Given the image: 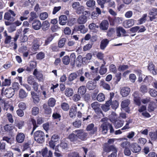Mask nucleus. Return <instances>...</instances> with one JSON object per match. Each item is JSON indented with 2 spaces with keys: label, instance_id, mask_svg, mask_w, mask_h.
Wrapping results in <instances>:
<instances>
[{
  "label": "nucleus",
  "instance_id": "obj_1",
  "mask_svg": "<svg viewBox=\"0 0 157 157\" xmlns=\"http://www.w3.org/2000/svg\"><path fill=\"white\" fill-rule=\"evenodd\" d=\"M101 121L104 122L101 124V127L102 129V132L103 134H106L108 132V128L110 129V133H113L114 130L111 124L106 121V119L104 118L101 119Z\"/></svg>",
  "mask_w": 157,
  "mask_h": 157
},
{
  "label": "nucleus",
  "instance_id": "obj_2",
  "mask_svg": "<svg viewBox=\"0 0 157 157\" xmlns=\"http://www.w3.org/2000/svg\"><path fill=\"white\" fill-rule=\"evenodd\" d=\"M33 137L35 141L39 144H42L45 141V134L42 131L38 130L35 132Z\"/></svg>",
  "mask_w": 157,
  "mask_h": 157
},
{
  "label": "nucleus",
  "instance_id": "obj_3",
  "mask_svg": "<svg viewBox=\"0 0 157 157\" xmlns=\"http://www.w3.org/2000/svg\"><path fill=\"white\" fill-rule=\"evenodd\" d=\"M90 15V13L88 11H85L80 16L77 20L78 23L79 24H84L87 21V18Z\"/></svg>",
  "mask_w": 157,
  "mask_h": 157
},
{
  "label": "nucleus",
  "instance_id": "obj_4",
  "mask_svg": "<svg viewBox=\"0 0 157 157\" xmlns=\"http://www.w3.org/2000/svg\"><path fill=\"white\" fill-rule=\"evenodd\" d=\"M14 93V90L12 87L7 88L5 90V88L3 87L1 90V95L3 96L4 94L6 97L8 98L12 97Z\"/></svg>",
  "mask_w": 157,
  "mask_h": 157
},
{
  "label": "nucleus",
  "instance_id": "obj_5",
  "mask_svg": "<svg viewBox=\"0 0 157 157\" xmlns=\"http://www.w3.org/2000/svg\"><path fill=\"white\" fill-rule=\"evenodd\" d=\"M15 16L16 14L14 12L11 10H10L8 12L5 13L4 17L6 20L13 21L15 19L14 17Z\"/></svg>",
  "mask_w": 157,
  "mask_h": 157
},
{
  "label": "nucleus",
  "instance_id": "obj_6",
  "mask_svg": "<svg viewBox=\"0 0 157 157\" xmlns=\"http://www.w3.org/2000/svg\"><path fill=\"white\" fill-rule=\"evenodd\" d=\"M91 106L98 116H101V115L103 114L102 110L100 108V105L98 102H93L91 104Z\"/></svg>",
  "mask_w": 157,
  "mask_h": 157
},
{
  "label": "nucleus",
  "instance_id": "obj_7",
  "mask_svg": "<svg viewBox=\"0 0 157 157\" xmlns=\"http://www.w3.org/2000/svg\"><path fill=\"white\" fill-rule=\"evenodd\" d=\"M74 132L77 133L78 139H79L82 140L84 141L86 140L87 133L84 132L83 129H78L74 131Z\"/></svg>",
  "mask_w": 157,
  "mask_h": 157
},
{
  "label": "nucleus",
  "instance_id": "obj_8",
  "mask_svg": "<svg viewBox=\"0 0 157 157\" xmlns=\"http://www.w3.org/2000/svg\"><path fill=\"white\" fill-rule=\"evenodd\" d=\"M133 97L134 102L135 105L140 106L141 105V98L140 96L139 93L137 91H135L132 94Z\"/></svg>",
  "mask_w": 157,
  "mask_h": 157
},
{
  "label": "nucleus",
  "instance_id": "obj_9",
  "mask_svg": "<svg viewBox=\"0 0 157 157\" xmlns=\"http://www.w3.org/2000/svg\"><path fill=\"white\" fill-rule=\"evenodd\" d=\"M103 151L104 152L109 153L111 151H115L117 149L114 145H109L107 143H105L102 147Z\"/></svg>",
  "mask_w": 157,
  "mask_h": 157
},
{
  "label": "nucleus",
  "instance_id": "obj_10",
  "mask_svg": "<svg viewBox=\"0 0 157 157\" xmlns=\"http://www.w3.org/2000/svg\"><path fill=\"white\" fill-rule=\"evenodd\" d=\"M130 103L129 100L127 99L123 101L121 104V106L122 109H123L125 111L129 113L130 111L128 105Z\"/></svg>",
  "mask_w": 157,
  "mask_h": 157
},
{
  "label": "nucleus",
  "instance_id": "obj_11",
  "mask_svg": "<svg viewBox=\"0 0 157 157\" xmlns=\"http://www.w3.org/2000/svg\"><path fill=\"white\" fill-rule=\"evenodd\" d=\"M67 138L71 142L74 144L77 143L78 141L77 133L74 132V131L68 135Z\"/></svg>",
  "mask_w": 157,
  "mask_h": 157
},
{
  "label": "nucleus",
  "instance_id": "obj_12",
  "mask_svg": "<svg viewBox=\"0 0 157 157\" xmlns=\"http://www.w3.org/2000/svg\"><path fill=\"white\" fill-rule=\"evenodd\" d=\"M147 69L153 75L157 74V70L155 69V66L152 61H148Z\"/></svg>",
  "mask_w": 157,
  "mask_h": 157
},
{
  "label": "nucleus",
  "instance_id": "obj_13",
  "mask_svg": "<svg viewBox=\"0 0 157 157\" xmlns=\"http://www.w3.org/2000/svg\"><path fill=\"white\" fill-rule=\"evenodd\" d=\"M25 138V134L21 132H18L16 136V141L19 143H22Z\"/></svg>",
  "mask_w": 157,
  "mask_h": 157
},
{
  "label": "nucleus",
  "instance_id": "obj_14",
  "mask_svg": "<svg viewBox=\"0 0 157 157\" xmlns=\"http://www.w3.org/2000/svg\"><path fill=\"white\" fill-rule=\"evenodd\" d=\"M87 29L85 28L84 25H81L78 26H75L72 32V33H74L75 32H76L80 31V32L82 33H85L87 31Z\"/></svg>",
  "mask_w": 157,
  "mask_h": 157
},
{
  "label": "nucleus",
  "instance_id": "obj_15",
  "mask_svg": "<svg viewBox=\"0 0 157 157\" xmlns=\"http://www.w3.org/2000/svg\"><path fill=\"white\" fill-rule=\"evenodd\" d=\"M33 74L36 77L38 81L39 82H43L44 80V76L43 74L40 72L38 71L37 69H35Z\"/></svg>",
  "mask_w": 157,
  "mask_h": 157
},
{
  "label": "nucleus",
  "instance_id": "obj_16",
  "mask_svg": "<svg viewBox=\"0 0 157 157\" xmlns=\"http://www.w3.org/2000/svg\"><path fill=\"white\" fill-rule=\"evenodd\" d=\"M31 38L33 40V42L34 43L32 46V49L34 51H37L39 49V47L40 45L38 44V40L37 39H36L34 36L32 35H30L29 36V39Z\"/></svg>",
  "mask_w": 157,
  "mask_h": 157
},
{
  "label": "nucleus",
  "instance_id": "obj_17",
  "mask_svg": "<svg viewBox=\"0 0 157 157\" xmlns=\"http://www.w3.org/2000/svg\"><path fill=\"white\" fill-rule=\"evenodd\" d=\"M109 23L106 20H103L99 25V27L101 30H107L109 27Z\"/></svg>",
  "mask_w": 157,
  "mask_h": 157
},
{
  "label": "nucleus",
  "instance_id": "obj_18",
  "mask_svg": "<svg viewBox=\"0 0 157 157\" xmlns=\"http://www.w3.org/2000/svg\"><path fill=\"white\" fill-rule=\"evenodd\" d=\"M77 108L76 105L71 106L69 112V115L71 118L75 117L77 113Z\"/></svg>",
  "mask_w": 157,
  "mask_h": 157
},
{
  "label": "nucleus",
  "instance_id": "obj_19",
  "mask_svg": "<svg viewBox=\"0 0 157 157\" xmlns=\"http://www.w3.org/2000/svg\"><path fill=\"white\" fill-rule=\"evenodd\" d=\"M31 23L33 28L36 30L39 29L42 26L41 22L37 20H34Z\"/></svg>",
  "mask_w": 157,
  "mask_h": 157
},
{
  "label": "nucleus",
  "instance_id": "obj_20",
  "mask_svg": "<svg viewBox=\"0 0 157 157\" xmlns=\"http://www.w3.org/2000/svg\"><path fill=\"white\" fill-rule=\"evenodd\" d=\"M150 15L149 18L151 21H153L156 18V16L157 15V8H152L149 13Z\"/></svg>",
  "mask_w": 157,
  "mask_h": 157
},
{
  "label": "nucleus",
  "instance_id": "obj_21",
  "mask_svg": "<svg viewBox=\"0 0 157 157\" xmlns=\"http://www.w3.org/2000/svg\"><path fill=\"white\" fill-rule=\"evenodd\" d=\"M130 91V89L127 87H124L121 90V94L123 97L127 96L129 94Z\"/></svg>",
  "mask_w": 157,
  "mask_h": 157
},
{
  "label": "nucleus",
  "instance_id": "obj_22",
  "mask_svg": "<svg viewBox=\"0 0 157 157\" xmlns=\"http://www.w3.org/2000/svg\"><path fill=\"white\" fill-rule=\"evenodd\" d=\"M59 23L62 25H64L67 22L68 19L67 17L65 15H61L59 17Z\"/></svg>",
  "mask_w": 157,
  "mask_h": 157
},
{
  "label": "nucleus",
  "instance_id": "obj_23",
  "mask_svg": "<svg viewBox=\"0 0 157 157\" xmlns=\"http://www.w3.org/2000/svg\"><path fill=\"white\" fill-rule=\"evenodd\" d=\"M131 149L133 152L137 153L140 151L141 147L137 144L133 143L131 145Z\"/></svg>",
  "mask_w": 157,
  "mask_h": 157
},
{
  "label": "nucleus",
  "instance_id": "obj_24",
  "mask_svg": "<svg viewBox=\"0 0 157 157\" xmlns=\"http://www.w3.org/2000/svg\"><path fill=\"white\" fill-rule=\"evenodd\" d=\"M134 20L133 19H129L124 21L123 23L124 26L128 28L134 25Z\"/></svg>",
  "mask_w": 157,
  "mask_h": 157
},
{
  "label": "nucleus",
  "instance_id": "obj_25",
  "mask_svg": "<svg viewBox=\"0 0 157 157\" xmlns=\"http://www.w3.org/2000/svg\"><path fill=\"white\" fill-rule=\"evenodd\" d=\"M31 94L34 103L35 104L38 103L40 101L39 95L33 91H32Z\"/></svg>",
  "mask_w": 157,
  "mask_h": 157
},
{
  "label": "nucleus",
  "instance_id": "obj_26",
  "mask_svg": "<svg viewBox=\"0 0 157 157\" xmlns=\"http://www.w3.org/2000/svg\"><path fill=\"white\" fill-rule=\"evenodd\" d=\"M124 122L123 120H116L114 121V122L113 123L114 127L116 129L119 128L123 126Z\"/></svg>",
  "mask_w": 157,
  "mask_h": 157
},
{
  "label": "nucleus",
  "instance_id": "obj_27",
  "mask_svg": "<svg viewBox=\"0 0 157 157\" xmlns=\"http://www.w3.org/2000/svg\"><path fill=\"white\" fill-rule=\"evenodd\" d=\"M86 86L89 90H93L96 86V83L92 81H89L87 83Z\"/></svg>",
  "mask_w": 157,
  "mask_h": 157
},
{
  "label": "nucleus",
  "instance_id": "obj_28",
  "mask_svg": "<svg viewBox=\"0 0 157 157\" xmlns=\"http://www.w3.org/2000/svg\"><path fill=\"white\" fill-rule=\"evenodd\" d=\"M54 34H51L46 36L45 40L44 46H46L49 44L52 40L55 37Z\"/></svg>",
  "mask_w": 157,
  "mask_h": 157
},
{
  "label": "nucleus",
  "instance_id": "obj_29",
  "mask_svg": "<svg viewBox=\"0 0 157 157\" xmlns=\"http://www.w3.org/2000/svg\"><path fill=\"white\" fill-rule=\"evenodd\" d=\"M86 130L87 131H91V133L94 134L97 131L96 127H94V124L91 123L88 125L86 128Z\"/></svg>",
  "mask_w": 157,
  "mask_h": 157
},
{
  "label": "nucleus",
  "instance_id": "obj_30",
  "mask_svg": "<svg viewBox=\"0 0 157 157\" xmlns=\"http://www.w3.org/2000/svg\"><path fill=\"white\" fill-rule=\"evenodd\" d=\"M109 41L107 39H105L102 40L100 44V48L101 49L104 50L109 44Z\"/></svg>",
  "mask_w": 157,
  "mask_h": 157
},
{
  "label": "nucleus",
  "instance_id": "obj_31",
  "mask_svg": "<svg viewBox=\"0 0 157 157\" xmlns=\"http://www.w3.org/2000/svg\"><path fill=\"white\" fill-rule=\"evenodd\" d=\"M50 106L46 104L43 105V108L44 110V113L46 114H50L52 113V109Z\"/></svg>",
  "mask_w": 157,
  "mask_h": 157
},
{
  "label": "nucleus",
  "instance_id": "obj_32",
  "mask_svg": "<svg viewBox=\"0 0 157 157\" xmlns=\"http://www.w3.org/2000/svg\"><path fill=\"white\" fill-rule=\"evenodd\" d=\"M106 62L104 61V63L101 65L100 68L99 73L101 75H103L105 74L107 71V68L105 67Z\"/></svg>",
  "mask_w": 157,
  "mask_h": 157
},
{
  "label": "nucleus",
  "instance_id": "obj_33",
  "mask_svg": "<svg viewBox=\"0 0 157 157\" xmlns=\"http://www.w3.org/2000/svg\"><path fill=\"white\" fill-rule=\"evenodd\" d=\"M156 108L155 103L153 101L150 102L148 106V110L149 112L153 111Z\"/></svg>",
  "mask_w": 157,
  "mask_h": 157
},
{
  "label": "nucleus",
  "instance_id": "obj_34",
  "mask_svg": "<svg viewBox=\"0 0 157 157\" xmlns=\"http://www.w3.org/2000/svg\"><path fill=\"white\" fill-rule=\"evenodd\" d=\"M121 32L123 34H125L126 33L125 30L122 27L119 26L118 27H117L116 29V33L117 36L120 37L121 36Z\"/></svg>",
  "mask_w": 157,
  "mask_h": 157
},
{
  "label": "nucleus",
  "instance_id": "obj_35",
  "mask_svg": "<svg viewBox=\"0 0 157 157\" xmlns=\"http://www.w3.org/2000/svg\"><path fill=\"white\" fill-rule=\"evenodd\" d=\"M27 93L24 90L22 89H20L19 92V97L20 99H24L27 97Z\"/></svg>",
  "mask_w": 157,
  "mask_h": 157
},
{
  "label": "nucleus",
  "instance_id": "obj_36",
  "mask_svg": "<svg viewBox=\"0 0 157 157\" xmlns=\"http://www.w3.org/2000/svg\"><path fill=\"white\" fill-rule=\"evenodd\" d=\"M29 16L30 17L29 19V21L30 23H32V22L37 17V16L36 12L33 11L30 12Z\"/></svg>",
  "mask_w": 157,
  "mask_h": 157
},
{
  "label": "nucleus",
  "instance_id": "obj_37",
  "mask_svg": "<svg viewBox=\"0 0 157 157\" xmlns=\"http://www.w3.org/2000/svg\"><path fill=\"white\" fill-rule=\"evenodd\" d=\"M86 91V88L84 86H80L78 89V94L82 95L85 94Z\"/></svg>",
  "mask_w": 157,
  "mask_h": 157
},
{
  "label": "nucleus",
  "instance_id": "obj_38",
  "mask_svg": "<svg viewBox=\"0 0 157 157\" xmlns=\"http://www.w3.org/2000/svg\"><path fill=\"white\" fill-rule=\"evenodd\" d=\"M29 13V12L28 10H27L24 11L22 13L23 16L20 17V20L22 21L25 20H27L29 17L28 15Z\"/></svg>",
  "mask_w": 157,
  "mask_h": 157
},
{
  "label": "nucleus",
  "instance_id": "obj_39",
  "mask_svg": "<svg viewBox=\"0 0 157 157\" xmlns=\"http://www.w3.org/2000/svg\"><path fill=\"white\" fill-rule=\"evenodd\" d=\"M41 27L42 30L44 31H45L49 29L50 27V24L48 21H44L42 23Z\"/></svg>",
  "mask_w": 157,
  "mask_h": 157
},
{
  "label": "nucleus",
  "instance_id": "obj_40",
  "mask_svg": "<svg viewBox=\"0 0 157 157\" xmlns=\"http://www.w3.org/2000/svg\"><path fill=\"white\" fill-rule=\"evenodd\" d=\"M50 48L53 52H58L59 51L60 48L58 45H57L56 44H53L51 45Z\"/></svg>",
  "mask_w": 157,
  "mask_h": 157
},
{
  "label": "nucleus",
  "instance_id": "obj_41",
  "mask_svg": "<svg viewBox=\"0 0 157 157\" xmlns=\"http://www.w3.org/2000/svg\"><path fill=\"white\" fill-rule=\"evenodd\" d=\"M115 34V30L114 28H109L107 32V36L109 37H113Z\"/></svg>",
  "mask_w": 157,
  "mask_h": 157
},
{
  "label": "nucleus",
  "instance_id": "obj_42",
  "mask_svg": "<svg viewBox=\"0 0 157 157\" xmlns=\"http://www.w3.org/2000/svg\"><path fill=\"white\" fill-rule=\"evenodd\" d=\"M31 120L32 123V124L33 126L32 131L31 133V135H32L33 134L34 131L36 129L37 127H38L39 126V125H38L36 124V121L35 120V119L33 118H31Z\"/></svg>",
  "mask_w": 157,
  "mask_h": 157
},
{
  "label": "nucleus",
  "instance_id": "obj_43",
  "mask_svg": "<svg viewBox=\"0 0 157 157\" xmlns=\"http://www.w3.org/2000/svg\"><path fill=\"white\" fill-rule=\"evenodd\" d=\"M73 94V89L70 88H67L65 91V94L67 97L72 96Z\"/></svg>",
  "mask_w": 157,
  "mask_h": 157
},
{
  "label": "nucleus",
  "instance_id": "obj_44",
  "mask_svg": "<svg viewBox=\"0 0 157 157\" xmlns=\"http://www.w3.org/2000/svg\"><path fill=\"white\" fill-rule=\"evenodd\" d=\"M82 56L80 55L78 56L76 61V66L78 67L80 66L82 64Z\"/></svg>",
  "mask_w": 157,
  "mask_h": 157
},
{
  "label": "nucleus",
  "instance_id": "obj_45",
  "mask_svg": "<svg viewBox=\"0 0 157 157\" xmlns=\"http://www.w3.org/2000/svg\"><path fill=\"white\" fill-rule=\"evenodd\" d=\"M56 101L53 98H50L48 101V105L51 107H53L56 104Z\"/></svg>",
  "mask_w": 157,
  "mask_h": 157
},
{
  "label": "nucleus",
  "instance_id": "obj_46",
  "mask_svg": "<svg viewBox=\"0 0 157 157\" xmlns=\"http://www.w3.org/2000/svg\"><path fill=\"white\" fill-rule=\"evenodd\" d=\"M149 135L152 140L154 141L157 140V131L154 132H150Z\"/></svg>",
  "mask_w": 157,
  "mask_h": 157
},
{
  "label": "nucleus",
  "instance_id": "obj_47",
  "mask_svg": "<svg viewBox=\"0 0 157 157\" xmlns=\"http://www.w3.org/2000/svg\"><path fill=\"white\" fill-rule=\"evenodd\" d=\"M76 22V20L74 18H69L67 21V25L70 26L74 25Z\"/></svg>",
  "mask_w": 157,
  "mask_h": 157
},
{
  "label": "nucleus",
  "instance_id": "obj_48",
  "mask_svg": "<svg viewBox=\"0 0 157 157\" xmlns=\"http://www.w3.org/2000/svg\"><path fill=\"white\" fill-rule=\"evenodd\" d=\"M148 92L151 96L153 97H156L157 96V91L153 89H149Z\"/></svg>",
  "mask_w": 157,
  "mask_h": 157
},
{
  "label": "nucleus",
  "instance_id": "obj_49",
  "mask_svg": "<svg viewBox=\"0 0 157 157\" xmlns=\"http://www.w3.org/2000/svg\"><path fill=\"white\" fill-rule=\"evenodd\" d=\"M61 107L64 111H68L69 109V105L67 103L63 102L61 104Z\"/></svg>",
  "mask_w": 157,
  "mask_h": 157
},
{
  "label": "nucleus",
  "instance_id": "obj_50",
  "mask_svg": "<svg viewBox=\"0 0 157 157\" xmlns=\"http://www.w3.org/2000/svg\"><path fill=\"white\" fill-rule=\"evenodd\" d=\"M66 40V38H62L59 40L58 45L60 48H62L64 46Z\"/></svg>",
  "mask_w": 157,
  "mask_h": 157
},
{
  "label": "nucleus",
  "instance_id": "obj_51",
  "mask_svg": "<svg viewBox=\"0 0 157 157\" xmlns=\"http://www.w3.org/2000/svg\"><path fill=\"white\" fill-rule=\"evenodd\" d=\"M105 99V96L102 93H99L97 96V100L99 101L102 102Z\"/></svg>",
  "mask_w": 157,
  "mask_h": 157
},
{
  "label": "nucleus",
  "instance_id": "obj_52",
  "mask_svg": "<svg viewBox=\"0 0 157 157\" xmlns=\"http://www.w3.org/2000/svg\"><path fill=\"white\" fill-rule=\"evenodd\" d=\"M36 57L37 60H41L45 57V54L43 52H40L36 55Z\"/></svg>",
  "mask_w": 157,
  "mask_h": 157
},
{
  "label": "nucleus",
  "instance_id": "obj_53",
  "mask_svg": "<svg viewBox=\"0 0 157 157\" xmlns=\"http://www.w3.org/2000/svg\"><path fill=\"white\" fill-rule=\"evenodd\" d=\"M148 90L147 87L145 85H142L140 87V91L143 94L147 92Z\"/></svg>",
  "mask_w": 157,
  "mask_h": 157
},
{
  "label": "nucleus",
  "instance_id": "obj_54",
  "mask_svg": "<svg viewBox=\"0 0 157 157\" xmlns=\"http://www.w3.org/2000/svg\"><path fill=\"white\" fill-rule=\"evenodd\" d=\"M84 98L85 101L87 102H91L92 101L90 95L88 94L84 95Z\"/></svg>",
  "mask_w": 157,
  "mask_h": 157
},
{
  "label": "nucleus",
  "instance_id": "obj_55",
  "mask_svg": "<svg viewBox=\"0 0 157 157\" xmlns=\"http://www.w3.org/2000/svg\"><path fill=\"white\" fill-rule=\"evenodd\" d=\"M63 63L66 65H68L70 63V58L69 56H64L62 59Z\"/></svg>",
  "mask_w": 157,
  "mask_h": 157
},
{
  "label": "nucleus",
  "instance_id": "obj_56",
  "mask_svg": "<svg viewBox=\"0 0 157 157\" xmlns=\"http://www.w3.org/2000/svg\"><path fill=\"white\" fill-rule=\"evenodd\" d=\"M39 113V108L36 106L34 107L32 109V114L34 116H36Z\"/></svg>",
  "mask_w": 157,
  "mask_h": 157
},
{
  "label": "nucleus",
  "instance_id": "obj_57",
  "mask_svg": "<svg viewBox=\"0 0 157 157\" xmlns=\"http://www.w3.org/2000/svg\"><path fill=\"white\" fill-rule=\"evenodd\" d=\"M52 117L53 119H59V120H60V118L61 117V116L60 114L58 113V111H56V112L55 111L53 113Z\"/></svg>",
  "mask_w": 157,
  "mask_h": 157
},
{
  "label": "nucleus",
  "instance_id": "obj_58",
  "mask_svg": "<svg viewBox=\"0 0 157 157\" xmlns=\"http://www.w3.org/2000/svg\"><path fill=\"white\" fill-rule=\"evenodd\" d=\"M48 17V13L46 12H44L40 13L39 17L40 19L44 20L46 19Z\"/></svg>",
  "mask_w": 157,
  "mask_h": 157
},
{
  "label": "nucleus",
  "instance_id": "obj_59",
  "mask_svg": "<svg viewBox=\"0 0 157 157\" xmlns=\"http://www.w3.org/2000/svg\"><path fill=\"white\" fill-rule=\"evenodd\" d=\"M27 81L28 83L31 85L36 82L35 81L33 76L32 75H30L28 77Z\"/></svg>",
  "mask_w": 157,
  "mask_h": 157
},
{
  "label": "nucleus",
  "instance_id": "obj_60",
  "mask_svg": "<svg viewBox=\"0 0 157 157\" xmlns=\"http://www.w3.org/2000/svg\"><path fill=\"white\" fill-rule=\"evenodd\" d=\"M36 124L38 125H40L44 122V118L42 117L38 116L36 118Z\"/></svg>",
  "mask_w": 157,
  "mask_h": 157
},
{
  "label": "nucleus",
  "instance_id": "obj_61",
  "mask_svg": "<svg viewBox=\"0 0 157 157\" xmlns=\"http://www.w3.org/2000/svg\"><path fill=\"white\" fill-rule=\"evenodd\" d=\"M95 2L94 0H89L86 2V5L88 7H92L95 5Z\"/></svg>",
  "mask_w": 157,
  "mask_h": 157
},
{
  "label": "nucleus",
  "instance_id": "obj_62",
  "mask_svg": "<svg viewBox=\"0 0 157 157\" xmlns=\"http://www.w3.org/2000/svg\"><path fill=\"white\" fill-rule=\"evenodd\" d=\"M97 58L100 60H102L104 63V61H105L104 59V54L101 52H98L96 54Z\"/></svg>",
  "mask_w": 157,
  "mask_h": 157
},
{
  "label": "nucleus",
  "instance_id": "obj_63",
  "mask_svg": "<svg viewBox=\"0 0 157 157\" xmlns=\"http://www.w3.org/2000/svg\"><path fill=\"white\" fill-rule=\"evenodd\" d=\"M59 139V136L58 135L54 134L51 137V140H52L53 142L57 144L58 143Z\"/></svg>",
  "mask_w": 157,
  "mask_h": 157
},
{
  "label": "nucleus",
  "instance_id": "obj_64",
  "mask_svg": "<svg viewBox=\"0 0 157 157\" xmlns=\"http://www.w3.org/2000/svg\"><path fill=\"white\" fill-rule=\"evenodd\" d=\"M81 122L79 120H76L73 123V125L76 128H79L81 126Z\"/></svg>",
  "mask_w": 157,
  "mask_h": 157
}]
</instances>
